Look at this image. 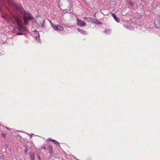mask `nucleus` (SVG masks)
Masks as SVG:
<instances>
[{"instance_id":"f257e3e1","label":"nucleus","mask_w":160,"mask_h":160,"mask_svg":"<svg viewBox=\"0 0 160 160\" xmlns=\"http://www.w3.org/2000/svg\"><path fill=\"white\" fill-rule=\"evenodd\" d=\"M8 1L12 3L13 6L15 8L17 12L21 14H23L24 20L25 25H27L28 24L29 20L34 19L32 14L28 12H26L21 6L17 5L14 2H13L12 0H8Z\"/></svg>"},{"instance_id":"f03ea898","label":"nucleus","mask_w":160,"mask_h":160,"mask_svg":"<svg viewBox=\"0 0 160 160\" xmlns=\"http://www.w3.org/2000/svg\"><path fill=\"white\" fill-rule=\"evenodd\" d=\"M11 20L13 22H16L18 24L17 28L18 30L23 32H28V30L26 28L22 26V22L19 16L17 14H12L11 18Z\"/></svg>"},{"instance_id":"7ed1b4c3","label":"nucleus","mask_w":160,"mask_h":160,"mask_svg":"<svg viewBox=\"0 0 160 160\" xmlns=\"http://www.w3.org/2000/svg\"><path fill=\"white\" fill-rule=\"evenodd\" d=\"M0 3L2 5H4L6 7H7V5L9 6H12V2H10L8 1V0H0ZM13 1V0H12Z\"/></svg>"},{"instance_id":"20e7f679","label":"nucleus","mask_w":160,"mask_h":160,"mask_svg":"<svg viewBox=\"0 0 160 160\" xmlns=\"http://www.w3.org/2000/svg\"><path fill=\"white\" fill-rule=\"evenodd\" d=\"M51 24L52 28L54 30H57L59 31H62L64 29V28L60 25H55L51 22Z\"/></svg>"},{"instance_id":"39448f33","label":"nucleus","mask_w":160,"mask_h":160,"mask_svg":"<svg viewBox=\"0 0 160 160\" xmlns=\"http://www.w3.org/2000/svg\"><path fill=\"white\" fill-rule=\"evenodd\" d=\"M86 21L88 22H92L95 24H101V23H98L99 22L98 20H95L93 18H88L87 20H86Z\"/></svg>"},{"instance_id":"423d86ee","label":"nucleus","mask_w":160,"mask_h":160,"mask_svg":"<svg viewBox=\"0 0 160 160\" xmlns=\"http://www.w3.org/2000/svg\"><path fill=\"white\" fill-rule=\"evenodd\" d=\"M77 24L78 25L82 27L86 25V24L84 22L79 19L78 18H77Z\"/></svg>"},{"instance_id":"0eeeda50","label":"nucleus","mask_w":160,"mask_h":160,"mask_svg":"<svg viewBox=\"0 0 160 160\" xmlns=\"http://www.w3.org/2000/svg\"><path fill=\"white\" fill-rule=\"evenodd\" d=\"M33 34H34L33 35L34 37L36 38V39L37 41L38 40L39 41V39L38 38L39 36V34L38 32L37 31L35 30L34 31Z\"/></svg>"},{"instance_id":"6e6552de","label":"nucleus","mask_w":160,"mask_h":160,"mask_svg":"<svg viewBox=\"0 0 160 160\" xmlns=\"http://www.w3.org/2000/svg\"><path fill=\"white\" fill-rule=\"evenodd\" d=\"M48 148L49 150V152L50 154L51 155H52L54 154V152L52 150V148L51 146L48 145Z\"/></svg>"},{"instance_id":"1a4fd4ad","label":"nucleus","mask_w":160,"mask_h":160,"mask_svg":"<svg viewBox=\"0 0 160 160\" xmlns=\"http://www.w3.org/2000/svg\"><path fill=\"white\" fill-rule=\"evenodd\" d=\"M29 156L31 160H35L34 152H30L29 153Z\"/></svg>"},{"instance_id":"9d476101","label":"nucleus","mask_w":160,"mask_h":160,"mask_svg":"<svg viewBox=\"0 0 160 160\" xmlns=\"http://www.w3.org/2000/svg\"><path fill=\"white\" fill-rule=\"evenodd\" d=\"M123 26L125 28H126L128 29L132 30L133 29V27L132 25L130 24H128V25L124 24Z\"/></svg>"},{"instance_id":"9b49d317","label":"nucleus","mask_w":160,"mask_h":160,"mask_svg":"<svg viewBox=\"0 0 160 160\" xmlns=\"http://www.w3.org/2000/svg\"><path fill=\"white\" fill-rule=\"evenodd\" d=\"M112 16L113 17L114 19L118 22H119V20L118 18L114 13H111Z\"/></svg>"},{"instance_id":"f8f14e48","label":"nucleus","mask_w":160,"mask_h":160,"mask_svg":"<svg viewBox=\"0 0 160 160\" xmlns=\"http://www.w3.org/2000/svg\"><path fill=\"white\" fill-rule=\"evenodd\" d=\"M77 30L79 32L83 35H86L87 34L86 32L80 29L79 28H78Z\"/></svg>"},{"instance_id":"ddd939ff","label":"nucleus","mask_w":160,"mask_h":160,"mask_svg":"<svg viewBox=\"0 0 160 160\" xmlns=\"http://www.w3.org/2000/svg\"><path fill=\"white\" fill-rule=\"evenodd\" d=\"M128 3L129 5L131 7H133L134 5V3L130 0H128Z\"/></svg>"},{"instance_id":"4468645a","label":"nucleus","mask_w":160,"mask_h":160,"mask_svg":"<svg viewBox=\"0 0 160 160\" xmlns=\"http://www.w3.org/2000/svg\"><path fill=\"white\" fill-rule=\"evenodd\" d=\"M104 32L107 34H110L111 33V31L110 30H105Z\"/></svg>"},{"instance_id":"2eb2a0df","label":"nucleus","mask_w":160,"mask_h":160,"mask_svg":"<svg viewBox=\"0 0 160 160\" xmlns=\"http://www.w3.org/2000/svg\"><path fill=\"white\" fill-rule=\"evenodd\" d=\"M54 143L56 145H58L59 146H60L59 142L56 140H55V141L54 142Z\"/></svg>"},{"instance_id":"dca6fc26","label":"nucleus","mask_w":160,"mask_h":160,"mask_svg":"<svg viewBox=\"0 0 160 160\" xmlns=\"http://www.w3.org/2000/svg\"><path fill=\"white\" fill-rule=\"evenodd\" d=\"M16 34L17 35H23V34L22 33H21V32H18V33H17Z\"/></svg>"},{"instance_id":"f3484780","label":"nucleus","mask_w":160,"mask_h":160,"mask_svg":"<svg viewBox=\"0 0 160 160\" xmlns=\"http://www.w3.org/2000/svg\"><path fill=\"white\" fill-rule=\"evenodd\" d=\"M42 27L43 28H44L45 27V24L44 23V20L43 23V24L42 25Z\"/></svg>"},{"instance_id":"a211bd4d","label":"nucleus","mask_w":160,"mask_h":160,"mask_svg":"<svg viewBox=\"0 0 160 160\" xmlns=\"http://www.w3.org/2000/svg\"><path fill=\"white\" fill-rule=\"evenodd\" d=\"M28 150V148L26 147L25 148V152L26 153H27Z\"/></svg>"},{"instance_id":"6ab92c4d","label":"nucleus","mask_w":160,"mask_h":160,"mask_svg":"<svg viewBox=\"0 0 160 160\" xmlns=\"http://www.w3.org/2000/svg\"><path fill=\"white\" fill-rule=\"evenodd\" d=\"M2 137H3L4 138H5V134L3 133H2Z\"/></svg>"},{"instance_id":"aec40b11","label":"nucleus","mask_w":160,"mask_h":160,"mask_svg":"<svg viewBox=\"0 0 160 160\" xmlns=\"http://www.w3.org/2000/svg\"><path fill=\"white\" fill-rule=\"evenodd\" d=\"M52 138H48V141H52Z\"/></svg>"},{"instance_id":"412c9836","label":"nucleus","mask_w":160,"mask_h":160,"mask_svg":"<svg viewBox=\"0 0 160 160\" xmlns=\"http://www.w3.org/2000/svg\"><path fill=\"white\" fill-rule=\"evenodd\" d=\"M42 148L43 149H46L47 150V148L45 146H44V147H42Z\"/></svg>"},{"instance_id":"4be33fe9","label":"nucleus","mask_w":160,"mask_h":160,"mask_svg":"<svg viewBox=\"0 0 160 160\" xmlns=\"http://www.w3.org/2000/svg\"><path fill=\"white\" fill-rule=\"evenodd\" d=\"M88 18H87V17H84V18H83V19H84V20H86H86H87V19H88Z\"/></svg>"},{"instance_id":"5701e85b","label":"nucleus","mask_w":160,"mask_h":160,"mask_svg":"<svg viewBox=\"0 0 160 160\" xmlns=\"http://www.w3.org/2000/svg\"><path fill=\"white\" fill-rule=\"evenodd\" d=\"M3 55V53L2 52H0V56Z\"/></svg>"},{"instance_id":"b1692460","label":"nucleus","mask_w":160,"mask_h":160,"mask_svg":"<svg viewBox=\"0 0 160 160\" xmlns=\"http://www.w3.org/2000/svg\"><path fill=\"white\" fill-rule=\"evenodd\" d=\"M38 158L39 160H41V158H40V156L39 155H38Z\"/></svg>"},{"instance_id":"393cba45","label":"nucleus","mask_w":160,"mask_h":160,"mask_svg":"<svg viewBox=\"0 0 160 160\" xmlns=\"http://www.w3.org/2000/svg\"><path fill=\"white\" fill-rule=\"evenodd\" d=\"M2 18H6V17H5V16H4V15H2Z\"/></svg>"},{"instance_id":"a878e982","label":"nucleus","mask_w":160,"mask_h":160,"mask_svg":"<svg viewBox=\"0 0 160 160\" xmlns=\"http://www.w3.org/2000/svg\"><path fill=\"white\" fill-rule=\"evenodd\" d=\"M5 128L6 129H7V130H9V128H8V127H5Z\"/></svg>"},{"instance_id":"bb28decb","label":"nucleus","mask_w":160,"mask_h":160,"mask_svg":"<svg viewBox=\"0 0 160 160\" xmlns=\"http://www.w3.org/2000/svg\"><path fill=\"white\" fill-rule=\"evenodd\" d=\"M55 141V140L54 139H52V142L54 143V142Z\"/></svg>"},{"instance_id":"cd10ccee","label":"nucleus","mask_w":160,"mask_h":160,"mask_svg":"<svg viewBox=\"0 0 160 160\" xmlns=\"http://www.w3.org/2000/svg\"><path fill=\"white\" fill-rule=\"evenodd\" d=\"M2 4H1L0 3V10L1 9V7H2Z\"/></svg>"},{"instance_id":"c85d7f7f","label":"nucleus","mask_w":160,"mask_h":160,"mask_svg":"<svg viewBox=\"0 0 160 160\" xmlns=\"http://www.w3.org/2000/svg\"><path fill=\"white\" fill-rule=\"evenodd\" d=\"M34 135V134H32L31 135V136H30V137H32V135Z\"/></svg>"},{"instance_id":"c756f323","label":"nucleus","mask_w":160,"mask_h":160,"mask_svg":"<svg viewBox=\"0 0 160 160\" xmlns=\"http://www.w3.org/2000/svg\"><path fill=\"white\" fill-rule=\"evenodd\" d=\"M141 1H142V2H144V0H141Z\"/></svg>"},{"instance_id":"7c9ffc66","label":"nucleus","mask_w":160,"mask_h":160,"mask_svg":"<svg viewBox=\"0 0 160 160\" xmlns=\"http://www.w3.org/2000/svg\"><path fill=\"white\" fill-rule=\"evenodd\" d=\"M16 160H18V159H16Z\"/></svg>"},{"instance_id":"2f4dec72","label":"nucleus","mask_w":160,"mask_h":160,"mask_svg":"<svg viewBox=\"0 0 160 160\" xmlns=\"http://www.w3.org/2000/svg\"><path fill=\"white\" fill-rule=\"evenodd\" d=\"M13 1L14 2V0H13Z\"/></svg>"}]
</instances>
